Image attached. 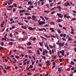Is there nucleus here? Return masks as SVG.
Instances as JSON below:
<instances>
[{"label": "nucleus", "instance_id": "obj_1", "mask_svg": "<svg viewBox=\"0 0 76 76\" xmlns=\"http://www.w3.org/2000/svg\"><path fill=\"white\" fill-rule=\"evenodd\" d=\"M38 23L39 25H43L44 24H45V22L44 21H40V20H39L38 21Z\"/></svg>", "mask_w": 76, "mask_h": 76}, {"label": "nucleus", "instance_id": "obj_2", "mask_svg": "<svg viewBox=\"0 0 76 76\" xmlns=\"http://www.w3.org/2000/svg\"><path fill=\"white\" fill-rule=\"evenodd\" d=\"M28 28L29 29V30H30V31H34V30H35L36 29V28H32L31 27H29Z\"/></svg>", "mask_w": 76, "mask_h": 76}, {"label": "nucleus", "instance_id": "obj_3", "mask_svg": "<svg viewBox=\"0 0 76 76\" xmlns=\"http://www.w3.org/2000/svg\"><path fill=\"white\" fill-rule=\"evenodd\" d=\"M32 20H35V22H37V19H36V17H35V16L34 15H33L32 16Z\"/></svg>", "mask_w": 76, "mask_h": 76}, {"label": "nucleus", "instance_id": "obj_4", "mask_svg": "<svg viewBox=\"0 0 76 76\" xmlns=\"http://www.w3.org/2000/svg\"><path fill=\"white\" fill-rule=\"evenodd\" d=\"M57 15L60 18H63V15L61 16V14L57 13Z\"/></svg>", "mask_w": 76, "mask_h": 76}, {"label": "nucleus", "instance_id": "obj_5", "mask_svg": "<svg viewBox=\"0 0 76 76\" xmlns=\"http://www.w3.org/2000/svg\"><path fill=\"white\" fill-rule=\"evenodd\" d=\"M64 42L62 43L61 42L58 44V45L59 47H63L64 45Z\"/></svg>", "mask_w": 76, "mask_h": 76}, {"label": "nucleus", "instance_id": "obj_6", "mask_svg": "<svg viewBox=\"0 0 76 76\" xmlns=\"http://www.w3.org/2000/svg\"><path fill=\"white\" fill-rule=\"evenodd\" d=\"M60 53H61V54H62V56H64V51L63 50H62V51H60Z\"/></svg>", "mask_w": 76, "mask_h": 76}, {"label": "nucleus", "instance_id": "obj_7", "mask_svg": "<svg viewBox=\"0 0 76 76\" xmlns=\"http://www.w3.org/2000/svg\"><path fill=\"white\" fill-rule=\"evenodd\" d=\"M56 8L58 9V10L59 11H61V6H57L56 7Z\"/></svg>", "mask_w": 76, "mask_h": 76}, {"label": "nucleus", "instance_id": "obj_8", "mask_svg": "<svg viewBox=\"0 0 76 76\" xmlns=\"http://www.w3.org/2000/svg\"><path fill=\"white\" fill-rule=\"evenodd\" d=\"M22 12H26V11L25 10H20V13H21Z\"/></svg>", "mask_w": 76, "mask_h": 76}, {"label": "nucleus", "instance_id": "obj_9", "mask_svg": "<svg viewBox=\"0 0 76 76\" xmlns=\"http://www.w3.org/2000/svg\"><path fill=\"white\" fill-rule=\"evenodd\" d=\"M50 30L52 32H55V31L54 30V29H53V28H50Z\"/></svg>", "mask_w": 76, "mask_h": 76}, {"label": "nucleus", "instance_id": "obj_10", "mask_svg": "<svg viewBox=\"0 0 76 76\" xmlns=\"http://www.w3.org/2000/svg\"><path fill=\"white\" fill-rule=\"evenodd\" d=\"M21 28H22L23 29H26L27 28H26V26H21Z\"/></svg>", "mask_w": 76, "mask_h": 76}, {"label": "nucleus", "instance_id": "obj_11", "mask_svg": "<svg viewBox=\"0 0 76 76\" xmlns=\"http://www.w3.org/2000/svg\"><path fill=\"white\" fill-rule=\"evenodd\" d=\"M57 20L58 22H61L63 20L61 19H58Z\"/></svg>", "mask_w": 76, "mask_h": 76}, {"label": "nucleus", "instance_id": "obj_12", "mask_svg": "<svg viewBox=\"0 0 76 76\" xmlns=\"http://www.w3.org/2000/svg\"><path fill=\"white\" fill-rule=\"evenodd\" d=\"M40 18H41V19H42V20H43L44 22H45V19H44V18H43V17H42L41 16H40Z\"/></svg>", "mask_w": 76, "mask_h": 76}, {"label": "nucleus", "instance_id": "obj_13", "mask_svg": "<svg viewBox=\"0 0 76 76\" xmlns=\"http://www.w3.org/2000/svg\"><path fill=\"white\" fill-rule=\"evenodd\" d=\"M58 71H59L60 72H61V68H58Z\"/></svg>", "mask_w": 76, "mask_h": 76}, {"label": "nucleus", "instance_id": "obj_14", "mask_svg": "<svg viewBox=\"0 0 76 76\" xmlns=\"http://www.w3.org/2000/svg\"><path fill=\"white\" fill-rule=\"evenodd\" d=\"M13 44V43L12 42H10L9 43V45H12Z\"/></svg>", "mask_w": 76, "mask_h": 76}, {"label": "nucleus", "instance_id": "obj_15", "mask_svg": "<svg viewBox=\"0 0 76 76\" xmlns=\"http://www.w3.org/2000/svg\"><path fill=\"white\" fill-rule=\"evenodd\" d=\"M28 10H31V6H29V7L28 8Z\"/></svg>", "mask_w": 76, "mask_h": 76}, {"label": "nucleus", "instance_id": "obj_16", "mask_svg": "<svg viewBox=\"0 0 76 76\" xmlns=\"http://www.w3.org/2000/svg\"><path fill=\"white\" fill-rule=\"evenodd\" d=\"M28 53H30V54H31V53H32V51L30 50H29L28 51Z\"/></svg>", "mask_w": 76, "mask_h": 76}, {"label": "nucleus", "instance_id": "obj_17", "mask_svg": "<svg viewBox=\"0 0 76 76\" xmlns=\"http://www.w3.org/2000/svg\"><path fill=\"white\" fill-rule=\"evenodd\" d=\"M27 74L28 75H32V73L30 72H27Z\"/></svg>", "mask_w": 76, "mask_h": 76}, {"label": "nucleus", "instance_id": "obj_18", "mask_svg": "<svg viewBox=\"0 0 76 76\" xmlns=\"http://www.w3.org/2000/svg\"><path fill=\"white\" fill-rule=\"evenodd\" d=\"M44 18H45V19H46L47 20H48L49 19L47 17H45Z\"/></svg>", "mask_w": 76, "mask_h": 76}, {"label": "nucleus", "instance_id": "obj_19", "mask_svg": "<svg viewBox=\"0 0 76 76\" xmlns=\"http://www.w3.org/2000/svg\"><path fill=\"white\" fill-rule=\"evenodd\" d=\"M57 32H58L59 34H60L61 33V31L60 30H58Z\"/></svg>", "mask_w": 76, "mask_h": 76}, {"label": "nucleus", "instance_id": "obj_20", "mask_svg": "<svg viewBox=\"0 0 76 76\" xmlns=\"http://www.w3.org/2000/svg\"><path fill=\"white\" fill-rule=\"evenodd\" d=\"M27 19L29 20L31 19V16H28L27 17Z\"/></svg>", "mask_w": 76, "mask_h": 76}, {"label": "nucleus", "instance_id": "obj_21", "mask_svg": "<svg viewBox=\"0 0 76 76\" xmlns=\"http://www.w3.org/2000/svg\"><path fill=\"white\" fill-rule=\"evenodd\" d=\"M50 37H52V38H56V36H55L53 35H51Z\"/></svg>", "mask_w": 76, "mask_h": 76}, {"label": "nucleus", "instance_id": "obj_22", "mask_svg": "<svg viewBox=\"0 0 76 76\" xmlns=\"http://www.w3.org/2000/svg\"><path fill=\"white\" fill-rule=\"evenodd\" d=\"M61 72V71H58L56 72V73L57 74H58V73H59V74H60V73Z\"/></svg>", "mask_w": 76, "mask_h": 76}, {"label": "nucleus", "instance_id": "obj_23", "mask_svg": "<svg viewBox=\"0 0 76 76\" xmlns=\"http://www.w3.org/2000/svg\"><path fill=\"white\" fill-rule=\"evenodd\" d=\"M31 45V43L30 42H29L27 43V45Z\"/></svg>", "mask_w": 76, "mask_h": 76}, {"label": "nucleus", "instance_id": "obj_24", "mask_svg": "<svg viewBox=\"0 0 76 76\" xmlns=\"http://www.w3.org/2000/svg\"><path fill=\"white\" fill-rule=\"evenodd\" d=\"M33 67V66L32 65H31L29 67V68L30 69H32V68Z\"/></svg>", "mask_w": 76, "mask_h": 76}, {"label": "nucleus", "instance_id": "obj_25", "mask_svg": "<svg viewBox=\"0 0 76 76\" xmlns=\"http://www.w3.org/2000/svg\"><path fill=\"white\" fill-rule=\"evenodd\" d=\"M42 31H45V32H46V30H45V28H42Z\"/></svg>", "mask_w": 76, "mask_h": 76}, {"label": "nucleus", "instance_id": "obj_26", "mask_svg": "<svg viewBox=\"0 0 76 76\" xmlns=\"http://www.w3.org/2000/svg\"><path fill=\"white\" fill-rule=\"evenodd\" d=\"M62 40H63V41H66V39L64 38H62Z\"/></svg>", "mask_w": 76, "mask_h": 76}, {"label": "nucleus", "instance_id": "obj_27", "mask_svg": "<svg viewBox=\"0 0 76 76\" xmlns=\"http://www.w3.org/2000/svg\"><path fill=\"white\" fill-rule=\"evenodd\" d=\"M18 24H19V25H23V23H18Z\"/></svg>", "mask_w": 76, "mask_h": 76}, {"label": "nucleus", "instance_id": "obj_28", "mask_svg": "<svg viewBox=\"0 0 76 76\" xmlns=\"http://www.w3.org/2000/svg\"><path fill=\"white\" fill-rule=\"evenodd\" d=\"M49 47L50 48H53V47L51 45H50Z\"/></svg>", "mask_w": 76, "mask_h": 76}, {"label": "nucleus", "instance_id": "obj_29", "mask_svg": "<svg viewBox=\"0 0 76 76\" xmlns=\"http://www.w3.org/2000/svg\"><path fill=\"white\" fill-rule=\"evenodd\" d=\"M67 3H65L64 4V6H66V7L68 6V5H67Z\"/></svg>", "mask_w": 76, "mask_h": 76}, {"label": "nucleus", "instance_id": "obj_30", "mask_svg": "<svg viewBox=\"0 0 76 76\" xmlns=\"http://www.w3.org/2000/svg\"><path fill=\"white\" fill-rule=\"evenodd\" d=\"M31 3H32V2H31V1H29L28 2V4H31Z\"/></svg>", "mask_w": 76, "mask_h": 76}, {"label": "nucleus", "instance_id": "obj_31", "mask_svg": "<svg viewBox=\"0 0 76 76\" xmlns=\"http://www.w3.org/2000/svg\"><path fill=\"white\" fill-rule=\"evenodd\" d=\"M3 71H4V73H6L7 72V71L5 69H3Z\"/></svg>", "mask_w": 76, "mask_h": 76}, {"label": "nucleus", "instance_id": "obj_32", "mask_svg": "<svg viewBox=\"0 0 76 76\" xmlns=\"http://www.w3.org/2000/svg\"><path fill=\"white\" fill-rule=\"evenodd\" d=\"M66 34H64L63 35L64 38H65V37H66Z\"/></svg>", "mask_w": 76, "mask_h": 76}, {"label": "nucleus", "instance_id": "obj_33", "mask_svg": "<svg viewBox=\"0 0 76 76\" xmlns=\"http://www.w3.org/2000/svg\"><path fill=\"white\" fill-rule=\"evenodd\" d=\"M13 6H15V7H17V5L16 4H13Z\"/></svg>", "mask_w": 76, "mask_h": 76}, {"label": "nucleus", "instance_id": "obj_34", "mask_svg": "<svg viewBox=\"0 0 76 76\" xmlns=\"http://www.w3.org/2000/svg\"><path fill=\"white\" fill-rule=\"evenodd\" d=\"M36 39V38L35 37H34L32 39L33 41H35V40Z\"/></svg>", "mask_w": 76, "mask_h": 76}, {"label": "nucleus", "instance_id": "obj_35", "mask_svg": "<svg viewBox=\"0 0 76 76\" xmlns=\"http://www.w3.org/2000/svg\"><path fill=\"white\" fill-rule=\"evenodd\" d=\"M71 64H72V65H74L75 64L74 62H73L72 61H71Z\"/></svg>", "mask_w": 76, "mask_h": 76}, {"label": "nucleus", "instance_id": "obj_36", "mask_svg": "<svg viewBox=\"0 0 76 76\" xmlns=\"http://www.w3.org/2000/svg\"><path fill=\"white\" fill-rule=\"evenodd\" d=\"M39 44L40 46H42V44L41 43V42H39Z\"/></svg>", "mask_w": 76, "mask_h": 76}, {"label": "nucleus", "instance_id": "obj_37", "mask_svg": "<svg viewBox=\"0 0 76 76\" xmlns=\"http://www.w3.org/2000/svg\"><path fill=\"white\" fill-rule=\"evenodd\" d=\"M37 52L38 53V54L39 55L40 54V53H39V50H37Z\"/></svg>", "mask_w": 76, "mask_h": 76}, {"label": "nucleus", "instance_id": "obj_38", "mask_svg": "<svg viewBox=\"0 0 76 76\" xmlns=\"http://www.w3.org/2000/svg\"><path fill=\"white\" fill-rule=\"evenodd\" d=\"M42 58H44V60H45L46 58H45V56H42Z\"/></svg>", "mask_w": 76, "mask_h": 76}, {"label": "nucleus", "instance_id": "obj_39", "mask_svg": "<svg viewBox=\"0 0 76 76\" xmlns=\"http://www.w3.org/2000/svg\"><path fill=\"white\" fill-rule=\"evenodd\" d=\"M66 71H70V69L69 68L68 69H66Z\"/></svg>", "mask_w": 76, "mask_h": 76}, {"label": "nucleus", "instance_id": "obj_40", "mask_svg": "<svg viewBox=\"0 0 76 76\" xmlns=\"http://www.w3.org/2000/svg\"><path fill=\"white\" fill-rule=\"evenodd\" d=\"M25 15H30V14H29L27 13H25Z\"/></svg>", "mask_w": 76, "mask_h": 76}, {"label": "nucleus", "instance_id": "obj_41", "mask_svg": "<svg viewBox=\"0 0 76 76\" xmlns=\"http://www.w3.org/2000/svg\"><path fill=\"white\" fill-rule=\"evenodd\" d=\"M76 19L75 18H73L71 21H72V20H76Z\"/></svg>", "mask_w": 76, "mask_h": 76}, {"label": "nucleus", "instance_id": "obj_42", "mask_svg": "<svg viewBox=\"0 0 76 76\" xmlns=\"http://www.w3.org/2000/svg\"><path fill=\"white\" fill-rule=\"evenodd\" d=\"M42 54L43 56H45V51H43Z\"/></svg>", "mask_w": 76, "mask_h": 76}, {"label": "nucleus", "instance_id": "obj_43", "mask_svg": "<svg viewBox=\"0 0 76 76\" xmlns=\"http://www.w3.org/2000/svg\"><path fill=\"white\" fill-rule=\"evenodd\" d=\"M24 56V55L22 54L21 55H20V57H23Z\"/></svg>", "mask_w": 76, "mask_h": 76}, {"label": "nucleus", "instance_id": "obj_44", "mask_svg": "<svg viewBox=\"0 0 76 76\" xmlns=\"http://www.w3.org/2000/svg\"><path fill=\"white\" fill-rule=\"evenodd\" d=\"M35 70V68H34L32 69V71H33V72H34Z\"/></svg>", "mask_w": 76, "mask_h": 76}, {"label": "nucleus", "instance_id": "obj_45", "mask_svg": "<svg viewBox=\"0 0 76 76\" xmlns=\"http://www.w3.org/2000/svg\"><path fill=\"white\" fill-rule=\"evenodd\" d=\"M55 13V12L53 11L51 12V14H54V13Z\"/></svg>", "mask_w": 76, "mask_h": 76}, {"label": "nucleus", "instance_id": "obj_46", "mask_svg": "<svg viewBox=\"0 0 76 76\" xmlns=\"http://www.w3.org/2000/svg\"><path fill=\"white\" fill-rule=\"evenodd\" d=\"M59 27H61H61H62L63 26L61 25V24H59Z\"/></svg>", "mask_w": 76, "mask_h": 76}, {"label": "nucleus", "instance_id": "obj_47", "mask_svg": "<svg viewBox=\"0 0 76 76\" xmlns=\"http://www.w3.org/2000/svg\"><path fill=\"white\" fill-rule=\"evenodd\" d=\"M55 67H56L55 65H54L53 66V67L52 68V69H54V68Z\"/></svg>", "mask_w": 76, "mask_h": 76}, {"label": "nucleus", "instance_id": "obj_48", "mask_svg": "<svg viewBox=\"0 0 76 76\" xmlns=\"http://www.w3.org/2000/svg\"><path fill=\"white\" fill-rule=\"evenodd\" d=\"M4 44V43H3V42H2L1 43V45H2Z\"/></svg>", "mask_w": 76, "mask_h": 76}, {"label": "nucleus", "instance_id": "obj_49", "mask_svg": "<svg viewBox=\"0 0 76 76\" xmlns=\"http://www.w3.org/2000/svg\"><path fill=\"white\" fill-rule=\"evenodd\" d=\"M16 11V10H15V8H13V12H15Z\"/></svg>", "mask_w": 76, "mask_h": 76}, {"label": "nucleus", "instance_id": "obj_50", "mask_svg": "<svg viewBox=\"0 0 76 76\" xmlns=\"http://www.w3.org/2000/svg\"><path fill=\"white\" fill-rule=\"evenodd\" d=\"M67 15L66 14H65L64 15V18H66V17H67Z\"/></svg>", "mask_w": 76, "mask_h": 76}, {"label": "nucleus", "instance_id": "obj_51", "mask_svg": "<svg viewBox=\"0 0 76 76\" xmlns=\"http://www.w3.org/2000/svg\"><path fill=\"white\" fill-rule=\"evenodd\" d=\"M44 12H45V13H48V12H50V11H44Z\"/></svg>", "mask_w": 76, "mask_h": 76}, {"label": "nucleus", "instance_id": "obj_52", "mask_svg": "<svg viewBox=\"0 0 76 76\" xmlns=\"http://www.w3.org/2000/svg\"><path fill=\"white\" fill-rule=\"evenodd\" d=\"M3 49V47H0V51L1 50V49Z\"/></svg>", "mask_w": 76, "mask_h": 76}, {"label": "nucleus", "instance_id": "obj_53", "mask_svg": "<svg viewBox=\"0 0 76 76\" xmlns=\"http://www.w3.org/2000/svg\"><path fill=\"white\" fill-rule=\"evenodd\" d=\"M38 31H42V29H39Z\"/></svg>", "mask_w": 76, "mask_h": 76}, {"label": "nucleus", "instance_id": "obj_54", "mask_svg": "<svg viewBox=\"0 0 76 76\" xmlns=\"http://www.w3.org/2000/svg\"><path fill=\"white\" fill-rule=\"evenodd\" d=\"M50 24H51V25H54V23L53 22H50Z\"/></svg>", "mask_w": 76, "mask_h": 76}, {"label": "nucleus", "instance_id": "obj_55", "mask_svg": "<svg viewBox=\"0 0 76 76\" xmlns=\"http://www.w3.org/2000/svg\"><path fill=\"white\" fill-rule=\"evenodd\" d=\"M15 58H19V57L18 56H15Z\"/></svg>", "mask_w": 76, "mask_h": 76}, {"label": "nucleus", "instance_id": "obj_56", "mask_svg": "<svg viewBox=\"0 0 76 76\" xmlns=\"http://www.w3.org/2000/svg\"><path fill=\"white\" fill-rule=\"evenodd\" d=\"M71 40H72V38H68V41H71Z\"/></svg>", "mask_w": 76, "mask_h": 76}, {"label": "nucleus", "instance_id": "obj_57", "mask_svg": "<svg viewBox=\"0 0 76 76\" xmlns=\"http://www.w3.org/2000/svg\"><path fill=\"white\" fill-rule=\"evenodd\" d=\"M10 37H12V34H10Z\"/></svg>", "mask_w": 76, "mask_h": 76}, {"label": "nucleus", "instance_id": "obj_58", "mask_svg": "<svg viewBox=\"0 0 76 76\" xmlns=\"http://www.w3.org/2000/svg\"><path fill=\"white\" fill-rule=\"evenodd\" d=\"M60 37H63V34H60Z\"/></svg>", "mask_w": 76, "mask_h": 76}, {"label": "nucleus", "instance_id": "obj_59", "mask_svg": "<svg viewBox=\"0 0 76 76\" xmlns=\"http://www.w3.org/2000/svg\"><path fill=\"white\" fill-rule=\"evenodd\" d=\"M48 24H46V25H44V26H46V27H47V26H48Z\"/></svg>", "mask_w": 76, "mask_h": 76}, {"label": "nucleus", "instance_id": "obj_60", "mask_svg": "<svg viewBox=\"0 0 76 76\" xmlns=\"http://www.w3.org/2000/svg\"><path fill=\"white\" fill-rule=\"evenodd\" d=\"M39 49L40 51L41 52H42V49H41V48H39Z\"/></svg>", "mask_w": 76, "mask_h": 76}, {"label": "nucleus", "instance_id": "obj_61", "mask_svg": "<svg viewBox=\"0 0 76 76\" xmlns=\"http://www.w3.org/2000/svg\"><path fill=\"white\" fill-rule=\"evenodd\" d=\"M49 52L50 54H51V50H50Z\"/></svg>", "mask_w": 76, "mask_h": 76}, {"label": "nucleus", "instance_id": "obj_62", "mask_svg": "<svg viewBox=\"0 0 76 76\" xmlns=\"http://www.w3.org/2000/svg\"><path fill=\"white\" fill-rule=\"evenodd\" d=\"M32 37H30V38H29V39H30V40H32Z\"/></svg>", "mask_w": 76, "mask_h": 76}, {"label": "nucleus", "instance_id": "obj_63", "mask_svg": "<svg viewBox=\"0 0 76 76\" xmlns=\"http://www.w3.org/2000/svg\"><path fill=\"white\" fill-rule=\"evenodd\" d=\"M74 73H76V69H74Z\"/></svg>", "mask_w": 76, "mask_h": 76}, {"label": "nucleus", "instance_id": "obj_64", "mask_svg": "<svg viewBox=\"0 0 76 76\" xmlns=\"http://www.w3.org/2000/svg\"><path fill=\"white\" fill-rule=\"evenodd\" d=\"M74 50L75 51V52H76V48H74Z\"/></svg>", "mask_w": 76, "mask_h": 76}]
</instances>
